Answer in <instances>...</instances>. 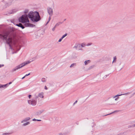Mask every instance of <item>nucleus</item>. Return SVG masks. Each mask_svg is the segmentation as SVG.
Returning <instances> with one entry per match:
<instances>
[{"mask_svg":"<svg viewBox=\"0 0 135 135\" xmlns=\"http://www.w3.org/2000/svg\"><path fill=\"white\" fill-rule=\"evenodd\" d=\"M85 46V44L84 43L81 44V46L82 47H84Z\"/></svg>","mask_w":135,"mask_h":135,"instance_id":"nucleus-16","label":"nucleus"},{"mask_svg":"<svg viewBox=\"0 0 135 135\" xmlns=\"http://www.w3.org/2000/svg\"><path fill=\"white\" fill-rule=\"evenodd\" d=\"M75 65V64H71V65L70 66V67H73V66L74 65Z\"/></svg>","mask_w":135,"mask_h":135,"instance_id":"nucleus-19","label":"nucleus"},{"mask_svg":"<svg viewBox=\"0 0 135 135\" xmlns=\"http://www.w3.org/2000/svg\"><path fill=\"white\" fill-rule=\"evenodd\" d=\"M16 25L21 27L22 29H23L24 28V27L23 26L22 24L21 23H20L19 24H17Z\"/></svg>","mask_w":135,"mask_h":135,"instance_id":"nucleus-6","label":"nucleus"},{"mask_svg":"<svg viewBox=\"0 0 135 135\" xmlns=\"http://www.w3.org/2000/svg\"><path fill=\"white\" fill-rule=\"evenodd\" d=\"M25 77V76H24L22 78V79H24V78Z\"/></svg>","mask_w":135,"mask_h":135,"instance_id":"nucleus-29","label":"nucleus"},{"mask_svg":"<svg viewBox=\"0 0 135 135\" xmlns=\"http://www.w3.org/2000/svg\"><path fill=\"white\" fill-rule=\"evenodd\" d=\"M62 39H63V38H62L61 37V38H60V39L59 40V42H61V41L62 40Z\"/></svg>","mask_w":135,"mask_h":135,"instance_id":"nucleus-20","label":"nucleus"},{"mask_svg":"<svg viewBox=\"0 0 135 135\" xmlns=\"http://www.w3.org/2000/svg\"><path fill=\"white\" fill-rule=\"evenodd\" d=\"M41 80L42 82H44L46 81V80L45 78H42L41 79Z\"/></svg>","mask_w":135,"mask_h":135,"instance_id":"nucleus-14","label":"nucleus"},{"mask_svg":"<svg viewBox=\"0 0 135 135\" xmlns=\"http://www.w3.org/2000/svg\"><path fill=\"white\" fill-rule=\"evenodd\" d=\"M38 96L39 97L41 98H43L44 97L43 96V93H40L38 95Z\"/></svg>","mask_w":135,"mask_h":135,"instance_id":"nucleus-8","label":"nucleus"},{"mask_svg":"<svg viewBox=\"0 0 135 135\" xmlns=\"http://www.w3.org/2000/svg\"><path fill=\"white\" fill-rule=\"evenodd\" d=\"M37 120L38 121H41V120Z\"/></svg>","mask_w":135,"mask_h":135,"instance_id":"nucleus-30","label":"nucleus"},{"mask_svg":"<svg viewBox=\"0 0 135 135\" xmlns=\"http://www.w3.org/2000/svg\"><path fill=\"white\" fill-rule=\"evenodd\" d=\"M60 135H62V134H60Z\"/></svg>","mask_w":135,"mask_h":135,"instance_id":"nucleus-36","label":"nucleus"},{"mask_svg":"<svg viewBox=\"0 0 135 135\" xmlns=\"http://www.w3.org/2000/svg\"><path fill=\"white\" fill-rule=\"evenodd\" d=\"M28 12V10H25L24 12V13H27Z\"/></svg>","mask_w":135,"mask_h":135,"instance_id":"nucleus-18","label":"nucleus"},{"mask_svg":"<svg viewBox=\"0 0 135 135\" xmlns=\"http://www.w3.org/2000/svg\"><path fill=\"white\" fill-rule=\"evenodd\" d=\"M2 66L1 65H0V68Z\"/></svg>","mask_w":135,"mask_h":135,"instance_id":"nucleus-31","label":"nucleus"},{"mask_svg":"<svg viewBox=\"0 0 135 135\" xmlns=\"http://www.w3.org/2000/svg\"><path fill=\"white\" fill-rule=\"evenodd\" d=\"M117 98H116V99H115V100H117Z\"/></svg>","mask_w":135,"mask_h":135,"instance_id":"nucleus-32","label":"nucleus"},{"mask_svg":"<svg viewBox=\"0 0 135 135\" xmlns=\"http://www.w3.org/2000/svg\"><path fill=\"white\" fill-rule=\"evenodd\" d=\"M78 46H80V45H78Z\"/></svg>","mask_w":135,"mask_h":135,"instance_id":"nucleus-35","label":"nucleus"},{"mask_svg":"<svg viewBox=\"0 0 135 135\" xmlns=\"http://www.w3.org/2000/svg\"><path fill=\"white\" fill-rule=\"evenodd\" d=\"M90 60H88L87 61H86L84 62L85 64V65H86L88 63H89L90 62Z\"/></svg>","mask_w":135,"mask_h":135,"instance_id":"nucleus-9","label":"nucleus"},{"mask_svg":"<svg viewBox=\"0 0 135 135\" xmlns=\"http://www.w3.org/2000/svg\"><path fill=\"white\" fill-rule=\"evenodd\" d=\"M116 56H115L114 57V60L113 62H115L116 61Z\"/></svg>","mask_w":135,"mask_h":135,"instance_id":"nucleus-12","label":"nucleus"},{"mask_svg":"<svg viewBox=\"0 0 135 135\" xmlns=\"http://www.w3.org/2000/svg\"><path fill=\"white\" fill-rule=\"evenodd\" d=\"M67 35V34H65V35H63L61 37L62 38H63L65 37Z\"/></svg>","mask_w":135,"mask_h":135,"instance_id":"nucleus-17","label":"nucleus"},{"mask_svg":"<svg viewBox=\"0 0 135 135\" xmlns=\"http://www.w3.org/2000/svg\"><path fill=\"white\" fill-rule=\"evenodd\" d=\"M48 12L50 15H52L53 13L52 9L50 8L48 9Z\"/></svg>","mask_w":135,"mask_h":135,"instance_id":"nucleus-5","label":"nucleus"},{"mask_svg":"<svg viewBox=\"0 0 135 135\" xmlns=\"http://www.w3.org/2000/svg\"><path fill=\"white\" fill-rule=\"evenodd\" d=\"M23 121H22V123H23Z\"/></svg>","mask_w":135,"mask_h":135,"instance_id":"nucleus-33","label":"nucleus"},{"mask_svg":"<svg viewBox=\"0 0 135 135\" xmlns=\"http://www.w3.org/2000/svg\"><path fill=\"white\" fill-rule=\"evenodd\" d=\"M30 123L29 122H27V123H24V124H23V126H26L27 124H29Z\"/></svg>","mask_w":135,"mask_h":135,"instance_id":"nucleus-13","label":"nucleus"},{"mask_svg":"<svg viewBox=\"0 0 135 135\" xmlns=\"http://www.w3.org/2000/svg\"><path fill=\"white\" fill-rule=\"evenodd\" d=\"M31 95H29V96H28V97L29 98H30V97H31Z\"/></svg>","mask_w":135,"mask_h":135,"instance_id":"nucleus-23","label":"nucleus"},{"mask_svg":"<svg viewBox=\"0 0 135 135\" xmlns=\"http://www.w3.org/2000/svg\"><path fill=\"white\" fill-rule=\"evenodd\" d=\"M28 17L31 18L33 21L37 22L40 19V17L38 12H30L28 16L27 15H23L19 19V21L23 23H25V26L26 27H32L33 25L29 23V21Z\"/></svg>","mask_w":135,"mask_h":135,"instance_id":"nucleus-1","label":"nucleus"},{"mask_svg":"<svg viewBox=\"0 0 135 135\" xmlns=\"http://www.w3.org/2000/svg\"><path fill=\"white\" fill-rule=\"evenodd\" d=\"M50 18H50V17H49V21L50 20ZM49 21L48 22H47V23H48L49 22Z\"/></svg>","mask_w":135,"mask_h":135,"instance_id":"nucleus-27","label":"nucleus"},{"mask_svg":"<svg viewBox=\"0 0 135 135\" xmlns=\"http://www.w3.org/2000/svg\"><path fill=\"white\" fill-rule=\"evenodd\" d=\"M91 43H89V44H88L87 45L89 46V45H91Z\"/></svg>","mask_w":135,"mask_h":135,"instance_id":"nucleus-22","label":"nucleus"},{"mask_svg":"<svg viewBox=\"0 0 135 135\" xmlns=\"http://www.w3.org/2000/svg\"><path fill=\"white\" fill-rule=\"evenodd\" d=\"M10 133H4V134H10Z\"/></svg>","mask_w":135,"mask_h":135,"instance_id":"nucleus-26","label":"nucleus"},{"mask_svg":"<svg viewBox=\"0 0 135 135\" xmlns=\"http://www.w3.org/2000/svg\"><path fill=\"white\" fill-rule=\"evenodd\" d=\"M36 120V119H33V121H35V120Z\"/></svg>","mask_w":135,"mask_h":135,"instance_id":"nucleus-28","label":"nucleus"},{"mask_svg":"<svg viewBox=\"0 0 135 135\" xmlns=\"http://www.w3.org/2000/svg\"><path fill=\"white\" fill-rule=\"evenodd\" d=\"M10 32H5L2 35L0 34V37L3 38L5 40H7V42L8 44H10L12 42V37L11 36L8 38V40L7 39V37L8 36H9Z\"/></svg>","mask_w":135,"mask_h":135,"instance_id":"nucleus-2","label":"nucleus"},{"mask_svg":"<svg viewBox=\"0 0 135 135\" xmlns=\"http://www.w3.org/2000/svg\"><path fill=\"white\" fill-rule=\"evenodd\" d=\"M30 61H28L22 63L20 65H19L17 66L14 69H13V71H15L16 70L19 69L22 67H23L25 65H27V64L30 63Z\"/></svg>","mask_w":135,"mask_h":135,"instance_id":"nucleus-3","label":"nucleus"},{"mask_svg":"<svg viewBox=\"0 0 135 135\" xmlns=\"http://www.w3.org/2000/svg\"><path fill=\"white\" fill-rule=\"evenodd\" d=\"M30 119V118L28 117V118H26L25 119V121H26L27 120H29Z\"/></svg>","mask_w":135,"mask_h":135,"instance_id":"nucleus-15","label":"nucleus"},{"mask_svg":"<svg viewBox=\"0 0 135 135\" xmlns=\"http://www.w3.org/2000/svg\"><path fill=\"white\" fill-rule=\"evenodd\" d=\"M128 93H125V94H120V95H117L115 96L114 97V98L117 97V96H121L122 95H127V94Z\"/></svg>","mask_w":135,"mask_h":135,"instance_id":"nucleus-10","label":"nucleus"},{"mask_svg":"<svg viewBox=\"0 0 135 135\" xmlns=\"http://www.w3.org/2000/svg\"><path fill=\"white\" fill-rule=\"evenodd\" d=\"M77 102V100H76V101H75V102L74 103V104H75Z\"/></svg>","mask_w":135,"mask_h":135,"instance_id":"nucleus-24","label":"nucleus"},{"mask_svg":"<svg viewBox=\"0 0 135 135\" xmlns=\"http://www.w3.org/2000/svg\"><path fill=\"white\" fill-rule=\"evenodd\" d=\"M59 25V24H58V23H57L56 24L55 26L54 27V28L52 29V30L54 31L55 30V28L57 26H58V25Z\"/></svg>","mask_w":135,"mask_h":135,"instance_id":"nucleus-11","label":"nucleus"},{"mask_svg":"<svg viewBox=\"0 0 135 135\" xmlns=\"http://www.w3.org/2000/svg\"><path fill=\"white\" fill-rule=\"evenodd\" d=\"M45 89L46 90L47 89V88L46 87V86H45Z\"/></svg>","mask_w":135,"mask_h":135,"instance_id":"nucleus-25","label":"nucleus"},{"mask_svg":"<svg viewBox=\"0 0 135 135\" xmlns=\"http://www.w3.org/2000/svg\"><path fill=\"white\" fill-rule=\"evenodd\" d=\"M28 103L32 105H35L36 104V101L34 100H29L28 101Z\"/></svg>","mask_w":135,"mask_h":135,"instance_id":"nucleus-4","label":"nucleus"},{"mask_svg":"<svg viewBox=\"0 0 135 135\" xmlns=\"http://www.w3.org/2000/svg\"><path fill=\"white\" fill-rule=\"evenodd\" d=\"M30 73H29L28 74H27L26 75H25V76H27L29 75H30Z\"/></svg>","mask_w":135,"mask_h":135,"instance_id":"nucleus-21","label":"nucleus"},{"mask_svg":"<svg viewBox=\"0 0 135 135\" xmlns=\"http://www.w3.org/2000/svg\"><path fill=\"white\" fill-rule=\"evenodd\" d=\"M12 83L11 82H9L8 84H6L5 85H3L1 86H0V88L1 87H6L7 85H8V84H11Z\"/></svg>","mask_w":135,"mask_h":135,"instance_id":"nucleus-7","label":"nucleus"},{"mask_svg":"<svg viewBox=\"0 0 135 135\" xmlns=\"http://www.w3.org/2000/svg\"><path fill=\"white\" fill-rule=\"evenodd\" d=\"M135 126V124H134V126L133 127H134V126Z\"/></svg>","mask_w":135,"mask_h":135,"instance_id":"nucleus-34","label":"nucleus"}]
</instances>
